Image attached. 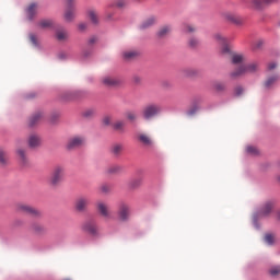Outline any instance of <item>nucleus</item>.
<instances>
[{"mask_svg": "<svg viewBox=\"0 0 280 280\" xmlns=\"http://www.w3.org/2000/svg\"><path fill=\"white\" fill-rule=\"evenodd\" d=\"M138 56V52L137 51H127V52H124V58L126 60H132V58H137Z\"/></svg>", "mask_w": 280, "mask_h": 280, "instance_id": "obj_35", "label": "nucleus"}, {"mask_svg": "<svg viewBox=\"0 0 280 280\" xmlns=\"http://www.w3.org/2000/svg\"><path fill=\"white\" fill-rule=\"evenodd\" d=\"M40 119H43V113L42 112H37L35 114H33L30 118H28V126L31 128H34V126L40 124Z\"/></svg>", "mask_w": 280, "mask_h": 280, "instance_id": "obj_16", "label": "nucleus"}, {"mask_svg": "<svg viewBox=\"0 0 280 280\" xmlns=\"http://www.w3.org/2000/svg\"><path fill=\"white\" fill-rule=\"evenodd\" d=\"M112 118L109 116H105L103 118L104 126H110Z\"/></svg>", "mask_w": 280, "mask_h": 280, "instance_id": "obj_46", "label": "nucleus"}, {"mask_svg": "<svg viewBox=\"0 0 280 280\" xmlns=\"http://www.w3.org/2000/svg\"><path fill=\"white\" fill-rule=\"evenodd\" d=\"M257 47H261V42L258 43Z\"/></svg>", "mask_w": 280, "mask_h": 280, "instance_id": "obj_55", "label": "nucleus"}, {"mask_svg": "<svg viewBox=\"0 0 280 280\" xmlns=\"http://www.w3.org/2000/svg\"><path fill=\"white\" fill-rule=\"evenodd\" d=\"M84 137L82 136H75L72 137L67 144L68 150H75V148H80L81 145H84Z\"/></svg>", "mask_w": 280, "mask_h": 280, "instance_id": "obj_12", "label": "nucleus"}, {"mask_svg": "<svg viewBox=\"0 0 280 280\" xmlns=\"http://www.w3.org/2000/svg\"><path fill=\"white\" fill-rule=\"evenodd\" d=\"M96 211L98 215H101V218H104L105 220H110L113 218V213L110 212L108 203L104 201L96 202Z\"/></svg>", "mask_w": 280, "mask_h": 280, "instance_id": "obj_6", "label": "nucleus"}, {"mask_svg": "<svg viewBox=\"0 0 280 280\" xmlns=\"http://www.w3.org/2000/svg\"><path fill=\"white\" fill-rule=\"evenodd\" d=\"M125 117H127L129 121H135L137 119V114L135 112H126Z\"/></svg>", "mask_w": 280, "mask_h": 280, "instance_id": "obj_37", "label": "nucleus"}, {"mask_svg": "<svg viewBox=\"0 0 280 280\" xmlns=\"http://www.w3.org/2000/svg\"><path fill=\"white\" fill-rule=\"evenodd\" d=\"M138 141H140V143H142L147 148L152 147V143H153L152 138L150 136H148L147 133L138 135Z\"/></svg>", "mask_w": 280, "mask_h": 280, "instance_id": "obj_17", "label": "nucleus"}, {"mask_svg": "<svg viewBox=\"0 0 280 280\" xmlns=\"http://www.w3.org/2000/svg\"><path fill=\"white\" fill-rule=\"evenodd\" d=\"M126 0H117L116 1V8H125Z\"/></svg>", "mask_w": 280, "mask_h": 280, "instance_id": "obj_45", "label": "nucleus"}, {"mask_svg": "<svg viewBox=\"0 0 280 280\" xmlns=\"http://www.w3.org/2000/svg\"><path fill=\"white\" fill-rule=\"evenodd\" d=\"M93 115H95V109H86V110L83 113V116H84V117H93Z\"/></svg>", "mask_w": 280, "mask_h": 280, "instance_id": "obj_43", "label": "nucleus"}, {"mask_svg": "<svg viewBox=\"0 0 280 280\" xmlns=\"http://www.w3.org/2000/svg\"><path fill=\"white\" fill-rule=\"evenodd\" d=\"M101 194H109L110 192V186L104 184L100 187Z\"/></svg>", "mask_w": 280, "mask_h": 280, "instance_id": "obj_41", "label": "nucleus"}, {"mask_svg": "<svg viewBox=\"0 0 280 280\" xmlns=\"http://www.w3.org/2000/svg\"><path fill=\"white\" fill-rule=\"evenodd\" d=\"M114 130H117V132H124V128H126V122L124 120H118L113 124Z\"/></svg>", "mask_w": 280, "mask_h": 280, "instance_id": "obj_23", "label": "nucleus"}, {"mask_svg": "<svg viewBox=\"0 0 280 280\" xmlns=\"http://www.w3.org/2000/svg\"><path fill=\"white\" fill-rule=\"evenodd\" d=\"M246 152H247V154H252L254 156L259 154V150H257V148H255V147H247Z\"/></svg>", "mask_w": 280, "mask_h": 280, "instance_id": "obj_39", "label": "nucleus"}, {"mask_svg": "<svg viewBox=\"0 0 280 280\" xmlns=\"http://www.w3.org/2000/svg\"><path fill=\"white\" fill-rule=\"evenodd\" d=\"M95 43H97V37H91L89 39V45H95Z\"/></svg>", "mask_w": 280, "mask_h": 280, "instance_id": "obj_50", "label": "nucleus"}, {"mask_svg": "<svg viewBox=\"0 0 280 280\" xmlns=\"http://www.w3.org/2000/svg\"><path fill=\"white\" fill-rule=\"evenodd\" d=\"M89 208V198L88 197H79L74 201V209L79 213H84Z\"/></svg>", "mask_w": 280, "mask_h": 280, "instance_id": "obj_10", "label": "nucleus"}, {"mask_svg": "<svg viewBox=\"0 0 280 280\" xmlns=\"http://www.w3.org/2000/svg\"><path fill=\"white\" fill-rule=\"evenodd\" d=\"M154 23H156V18L150 16L140 24V30H148L149 27H152Z\"/></svg>", "mask_w": 280, "mask_h": 280, "instance_id": "obj_21", "label": "nucleus"}, {"mask_svg": "<svg viewBox=\"0 0 280 280\" xmlns=\"http://www.w3.org/2000/svg\"><path fill=\"white\" fill-rule=\"evenodd\" d=\"M223 19L234 25H244V19L235 13L226 12L223 14Z\"/></svg>", "mask_w": 280, "mask_h": 280, "instance_id": "obj_11", "label": "nucleus"}, {"mask_svg": "<svg viewBox=\"0 0 280 280\" xmlns=\"http://www.w3.org/2000/svg\"><path fill=\"white\" fill-rule=\"evenodd\" d=\"M215 38L221 43V45H223L221 54H223V56H230L232 65H242V62H244V55L231 51V48L226 45L228 39L222 35H215Z\"/></svg>", "mask_w": 280, "mask_h": 280, "instance_id": "obj_1", "label": "nucleus"}, {"mask_svg": "<svg viewBox=\"0 0 280 280\" xmlns=\"http://www.w3.org/2000/svg\"><path fill=\"white\" fill-rule=\"evenodd\" d=\"M198 72L194 69H188L186 70V75H188L189 78L196 75Z\"/></svg>", "mask_w": 280, "mask_h": 280, "instance_id": "obj_44", "label": "nucleus"}, {"mask_svg": "<svg viewBox=\"0 0 280 280\" xmlns=\"http://www.w3.org/2000/svg\"><path fill=\"white\" fill-rule=\"evenodd\" d=\"M275 0H253L254 8L257 10H261V8H266V5H270Z\"/></svg>", "mask_w": 280, "mask_h": 280, "instance_id": "obj_20", "label": "nucleus"}, {"mask_svg": "<svg viewBox=\"0 0 280 280\" xmlns=\"http://www.w3.org/2000/svg\"><path fill=\"white\" fill-rule=\"evenodd\" d=\"M39 27H42V30H47L49 27H51V25H54V22L51 20H42L38 23Z\"/></svg>", "mask_w": 280, "mask_h": 280, "instance_id": "obj_29", "label": "nucleus"}, {"mask_svg": "<svg viewBox=\"0 0 280 280\" xmlns=\"http://www.w3.org/2000/svg\"><path fill=\"white\" fill-rule=\"evenodd\" d=\"M89 19L90 21L94 24L97 25V23H100V18L97 16V12L90 10L89 11Z\"/></svg>", "mask_w": 280, "mask_h": 280, "instance_id": "obj_24", "label": "nucleus"}, {"mask_svg": "<svg viewBox=\"0 0 280 280\" xmlns=\"http://www.w3.org/2000/svg\"><path fill=\"white\" fill-rule=\"evenodd\" d=\"M16 156L21 163V165H27L28 160H27V151L23 148H18L16 149Z\"/></svg>", "mask_w": 280, "mask_h": 280, "instance_id": "obj_15", "label": "nucleus"}, {"mask_svg": "<svg viewBox=\"0 0 280 280\" xmlns=\"http://www.w3.org/2000/svg\"><path fill=\"white\" fill-rule=\"evenodd\" d=\"M265 242L271 246V244H275V235H272V234H267V235L265 236Z\"/></svg>", "mask_w": 280, "mask_h": 280, "instance_id": "obj_40", "label": "nucleus"}, {"mask_svg": "<svg viewBox=\"0 0 280 280\" xmlns=\"http://www.w3.org/2000/svg\"><path fill=\"white\" fill-rule=\"evenodd\" d=\"M121 152H124V145L114 144L112 147V154H114V156H119V154H121Z\"/></svg>", "mask_w": 280, "mask_h": 280, "instance_id": "obj_26", "label": "nucleus"}, {"mask_svg": "<svg viewBox=\"0 0 280 280\" xmlns=\"http://www.w3.org/2000/svg\"><path fill=\"white\" fill-rule=\"evenodd\" d=\"M142 183L141 178H136L129 183V187L130 189H137L138 187H141Z\"/></svg>", "mask_w": 280, "mask_h": 280, "instance_id": "obj_30", "label": "nucleus"}, {"mask_svg": "<svg viewBox=\"0 0 280 280\" xmlns=\"http://www.w3.org/2000/svg\"><path fill=\"white\" fill-rule=\"evenodd\" d=\"M16 211L20 213H26L27 215H32L33 218H40V210L27 205V203H18Z\"/></svg>", "mask_w": 280, "mask_h": 280, "instance_id": "obj_4", "label": "nucleus"}, {"mask_svg": "<svg viewBox=\"0 0 280 280\" xmlns=\"http://www.w3.org/2000/svg\"><path fill=\"white\" fill-rule=\"evenodd\" d=\"M161 113V106L159 105H148L143 109V117L144 119H152V117H156Z\"/></svg>", "mask_w": 280, "mask_h": 280, "instance_id": "obj_8", "label": "nucleus"}, {"mask_svg": "<svg viewBox=\"0 0 280 280\" xmlns=\"http://www.w3.org/2000/svg\"><path fill=\"white\" fill-rule=\"evenodd\" d=\"M271 277H279L280 275V266H276V267H272L270 270H269Z\"/></svg>", "mask_w": 280, "mask_h": 280, "instance_id": "obj_38", "label": "nucleus"}, {"mask_svg": "<svg viewBox=\"0 0 280 280\" xmlns=\"http://www.w3.org/2000/svg\"><path fill=\"white\" fill-rule=\"evenodd\" d=\"M189 47L196 48L198 45H200V40L196 37H192L188 42Z\"/></svg>", "mask_w": 280, "mask_h": 280, "instance_id": "obj_36", "label": "nucleus"}, {"mask_svg": "<svg viewBox=\"0 0 280 280\" xmlns=\"http://www.w3.org/2000/svg\"><path fill=\"white\" fill-rule=\"evenodd\" d=\"M117 215L120 222H128L130 220V206L126 202L118 205Z\"/></svg>", "mask_w": 280, "mask_h": 280, "instance_id": "obj_7", "label": "nucleus"}, {"mask_svg": "<svg viewBox=\"0 0 280 280\" xmlns=\"http://www.w3.org/2000/svg\"><path fill=\"white\" fill-rule=\"evenodd\" d=\"M78 30H79V32H84V30H86V23H80L78 25Z\"/></svg>", "mask_w": 280, "mask_h": 280, "instance_id": "obj_47", "label": "nucleus"}, {"mask_svg": "<svg viewBox=\"0 0 280 280\" xmlns=\"http://www.w3.org/2000/svg\"><path fill=\"white\" fill-rule=\"evenodd\" d=\"M75 0H67V10L65 11V21L71 23L75 19V8H73Z\"/></svg>", "mask_w": 280, "mask_h": 280, "instance_id": "obj_9", "label": "nucleus"}, {"mask_svg": "<svg viewBox=\"0 0 280 280\" xmlns=\"http://www.w3.org/2000/svg\"><path fill=\"white\" fill-rule=\"evenodd\" d=\"M195 113H196L195 110H189L188 115H195Z\"/></svg>", "mask_w": 280, "mask_h": 280, "instance_id": "obj_54", "label": "nucleus"}, {"mask_svg": "<svg viewBox=\"0 0 280 280\" xmlns=\"http://www.w3.org/2000/svg\"><path fill=\"white\" fill-rule=\"evenodd\" d=\"M121 172V166L113 165L107 168V174H119Z\"/></svg>", "mask_w": 280, "mask_h": 280, "instance_id": "obj_34", "label": "nucleus"}, {"mask_svg": "<svg viewBox=\"0 0 280 280\" xmlns=\"http://www.w3.org/2000/svg\"><path fill=\"white\" fill-rule=\"evenodd\" d=\"M278 81H279V75H273V77L268 78L265 81L266 89H270V86H272V84H275Z\"/></svg>", "mask_w": 280, "mask_h": 280, "instance_id": "obj_28", "label": "nucleus"}, {"mask_svg": "<svg viewBox=\"0 0 280 280\" xmlns=\"http://www.w3.org/2000/svg\"><path fill=\"white\" fill-rule=\"evenodd\" d=\"M8 161H10L8 151L0 149V165H8Z\"/></svg>", "mask_w": 280, "mask_h": 280, "instance_id": "obj_22", "label": "nucleus"}, {"mask_svg": "<svg viewBox=\"0 0 280 280\" xmlns=\"http://www.w3.org/2000/svg\"><path fill=\"white\" fill-rule=\"evenodd\" d=\"M276 220H280V210L276 212Z\"/></svg>", "mask_w": 280, "mask_h": 280, "instance_id": "obj_52", "label": "nucleus"}, {"mask_svg": "<svg viewBox=\"0 0 280 280\" xmlns=\"http://www.w3.org/2000/svg\"><path fill=\"white\" fill-rule=\"evenodd\" d=\"M82 231L95 236L97 235V224H95V221H85L82 224Z\"/></svg>", "mask_w": 280, "mask_h": 280, "instance_id": "obj_13", "label": "nucleus"}, {"mask_svg": "<svg viewBox=\"0 0 280 280\" xmlns=\"http://www.w3.org/2000/svg\"><path fill=\"white\" fill-rule=\"evenodd\" d=\"M258 69L259 65L257 62L241 65L238 68L230 73V77L235 80L237 78H242V75H246V73H255Z\"/></svg>", "mask_w": 280, "mask_h": 280, "instance_id": "obj_2", "label": "nucleus"}, {"mask_svg": "<svg viewBox=\"0 0 280 280\" xmlns=\"http://www.w3.org/2000/svg\"><path fill=\"white\" fill-rule=\"evenodd\" d=\"M30 40H31V43H33L34 45H37L36 35H34V34L30 35Z\"/></svg>", "mask_w": 280, "mask_h": 280, "instance_id": "obj_48", "label": "nucleus"}, {"mask_svg": "<svg viewBox=\"0 0 280 280\" xmlns=\"http://www.w3.org/2000/svg\"><path fill=\"white\" fill-rule=\"evenodd\" d=\"M89 56H91V51L84 50L83 51V58H89Z\"/></svg>", "mask_w": 280, "mask_h": 280, "instance_id": "obj_51", "label": "nucleus"}, {"mask_svg": "<svg viewBox=\"0 0 280 280\" xmlns=\"http://www.w3.org/2000/svg\"><path fill=\"white\" fill-rule=\"evenodd\" d=\"M30 148H38L40 145V137L36 133H33L28 137Z\"/></svg>", "mask_w": 280, "mask_h": 280, "instance_id": "obj_18", "label": "nucleus"}, {"mask_svg": "<svg viewBox=\"0 0 280 280\" xmlns=\"http://www.w3.org/2000/svg\"><path fill=\"white\" fill-rule=\"evenodd\" d=\"M183 32L185 34H194V32H196V27H194V25L190 24H184Z\"/></svg>", "mask_w": 280, "mask_h": 280, "instance_id": "obj_33", "label": "nucleus"}, {"mask_svg": "<svg viewBox=\"0 0 280 280\" xmlns=\"http://www.w3.org/2000/svg\"><path fill=\"white\" fill-rule=\"evenodd\" d=\"M272 211H275V202L266 201L257 210L256 218H269V215H270V213H272Z\"/></svg>", "mask_w": 280, "mask_h": 280, "instance_id": "obj_5", "label": "nucleus"}, {"mask_svg": "<svg viewBox=\"0 0 280 280\" xmlns=\"http://www.w3.org/2000/svg\"><path fill=\"white\" fill-rule=\"evenodd\" d=\"M172 32V27L170 26H163L162 28H160V31L158 32V36L160 38H163L165 36H167V34H170Z\"/></svg>", "mask_w": 280, "mask_h": 280, "instance_id": "obj_27", "label": "nucleus"}, {"mask_svg": "<svg viewBox=\"0 0 280 280\" xmlns=\"http://www.w3.org/2000/svg\"><path fill=\"white\" fill-rule=\"evenodd\" d=\"M103 84H105L106 86H115V84H117V80L110 77H106L103 79Z\"/></svg>", "mask_w": 280, "mask_h": 280, "instance_id": "obj_32", "label": "nucleus"}, {"mask_svg": "<svg viewBox=\"0 0 280 280\" xmlns=\"http://www.w3.org/2000/svg\"><path fill=\"white\" fill-rule=\"evenodd\" d=\"M212 86H213L214 91H219V92L226 90V84H224L220 81L214 82Z\"/></svg>", "mask_w": 280, "mask_h": 280, "instance_id": "obj_31", "label": "nucleus"}, {"mask_svg": "<svg viewBox=\"0 0 280 280\" xmlns=\"http://www.w3.org/2000/svg\"><path fill=\"white\" fill-rule=\"evenodd\" d=\"M30 231L33 233V235H45V233H47V230L40 223H33L30 226Z\"/></svg>", "mask_w": 280, "mask_h": 280, "instance_id": "obj_14", "label": "nucleus"}, {"mask_svg": "<svg viewBox=\"0 0 280 280\" xmlns=\"http://www.w3.org/2000/svg\"><path fill=\"white\" fill-rule=\"evenodd\" d=\"M65 180V168L62 166H55L50 173L48 183L50 187H58Z\"/></svg>", "mask_w": 280, "mask_h": 280, "instance_id": "obj_3", "label": "nucleus"}, {"mask_svg": "<svg viewBox=\"0 0 280 280\" xmlns=\"http://www.w3.org/2000/svg\"><path fill=\"white\" fill-rule=\"evenodd\" d=\"M68 100H75V94H70V96L68 97Z\"/></svg>", "mask_w": 280, "mask_h": 280, "instance_id": "obj_53", "label": "nucleus"}, {"mask_svg": "<svg viewBox=\"0 0 280 280\" xmlns=\"http://www.w3.org/2000/svg\"><path fill=\"white\" fill-rule=\"evenodd\" d=\"M56 37L59 40H67V38H69V33L65 30H59L56 32Z\"/></svg>", "mask_w": 280, "mask_h": 280, "instance_id": "obj_25", "label": "nucleus"}, {"mask_svg": "<svg viewBox=\"0 0 280 280\" xmlns=\"http://www.w3.org/2000/svg\"><path fill=\"white\" fill-rule=\"evenodd\" d=\"M242 93H244V88H242V86L235 88L234 95H236V97H240V95H242Z\"/></svg>", "mask_w": 280, "mask_h": 280, "instance_id": "obj_42", "label": "nucleus"}, {"mask_svg": "<svg viewBox=\"0 0 280 280\" xmlns=\"http://www.w3.org/2000/svg\"><path fill=\"white\" fill-rule=\"evenodd\" d=\"M38 11V4L37 3H31L26 10V14L30 19V21H32V19H34V16H36V12Z\"/></svg>", "mask_w": 280, "mask_h": 280, "instance_id": "obj_19", "label": "nucleus"}, {"mask_svg": "<svg viewBox=\"0 0 280 280\" xmlns=\"http://www.w3.org/2000/svg\"><path fill=\"white\" fill-rule=\"evenodd\" d=\"M276 67H277V63H276V62H270V63L268 65V70H269V71H272V70H275Z\"/></svg>", "mask_w": 280, "mask_h": 280, "instance_id": "obj_49", "label": "nucleus"}]
</instances>
